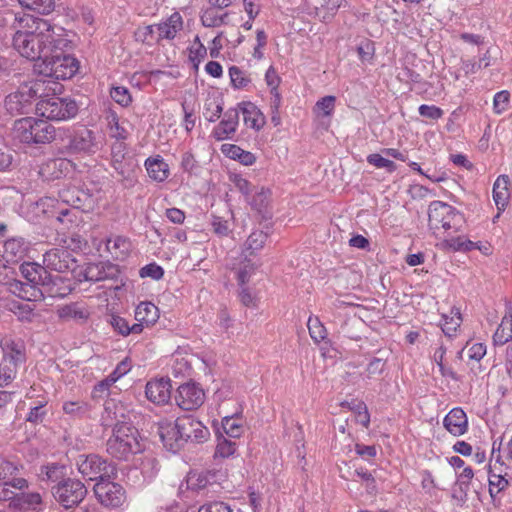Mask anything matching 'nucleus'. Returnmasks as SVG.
Returning <instances> with one entry per match:
<instances>
[{
	"label": "nucleus",
	"mask_w": 512,
	"mask_h": 512,
	"mask_svg": "<svg viewBox=\"0 0 512 512\" xmlns=\"http://www.w3.org/2000/svg\"><path fill=\"white\" fill-rule=\"evenodd\" d=\"M18 30L13 36V47L22 57L35 61L39 74L54 79H70L78 70V61L65 49L70 41L64 29L55 28L47 20L26 15L15 18Z\"/></svg>",
	"instance_id": "f257e3e1"
},
{
	"label": "nucleus",
	"mask_w": 512,
	"mask_h": 512,
	"mask_svg": "<svg viewBox=\"0 0 512 512\" xmlns=\"http://www.w3.org/2000/svg\"><path fill=\"white\" fill-rule=\"evenodd\" d=\"M65 128L56 129L51 123L43 119L23 118L17 122V138L27 144H46L66 134Z\"/></svg>",
	"instance_id": "f03ea898"
},
{
	"label": "nucleus",
	"mask_w": 512,
	"mask_h": 512,
	"mask_svg": "<svg viewBox=\"0 0 512 512\" xmlns=\"http://www.w3.org/2000/svg\"><path fill=\"white\" fill-rule=\"evenodd\" d=\"M20 272L26 282L15 281L11 284V290L20 298L28 301L35 300L42 295L38 288L39 285H48L53 281L46 268L37 263L21 264Z\"/></svg>",
	"instance_id": "7ed1b4c3"
},
{
	"label": "nucleus",
	"mask_w": 512,
	"mask_h": 512,
	"mask_svg": "<svg viewBox=\"0 0 512 512\" xmlns=\"http://www.w3.org/2000/svg\"><path fill=\"white\" fill-rule=\"evenodd\" d=\"M106 451L118 460H128L130 456L141 452L138 429L132 423L113 429L106 442Z\"/></svg>",
	"instance_id": "20e7f679"
},
{
	"label": "nucleus",
	"mask_w": 512,
	"mask_h": 512,
	"mask_svg": "<svg viewBox=\"0 0 512 512\" xmlns=\"http://www.w3.org/2000/svg\"><path fill=\"white\" fill-rule=\"evenodd\" d=\"M48 85L45 80L36 79L21 85L4 100L6 111L11 115L28 114L32 110L33 101L46 94Z\"/></svg>",
	"instance_id": "39448f33"
},
{
	"label": "nucleus",
	"mask_w": 512,
	"mask_h": 512,
	"mask_svg": "<svg viewBox=\"0 0 512 512\" xmlns=\"http://www.w3.org/2000/svg\"><path fill=\"white\" fill-rule=\"evenodd\" d=\"M57 85L55 82H46L48 88L46 94L39 97V101L36 105L37 112L46 119L49 120H68L74 118L79 111L77 102L70 97H57L55 95L50 96L49 92L55 89L49 87V84Z\"/></svg>",
	"instance_id": "423d86ee"
},
{
	"label": "nucleus",
	"mask_w": 512,
	"mask_h": 512,
	"mask_svg": "<svg viewBox=\"0 0 512 512\" xmlns=\"http://www.w3.org/2000/svg\"><path fill=\"white\" fill-rule=\"evenodd\" d=\"M428 222L430 229L434 231L443 229L458 232L464 225L465 218L453 206L442 201H433L428 208Z\"/></svg>",
	"instance_id": "0eeeda50"
},
{
	"label": "nucleus",
	"mask_w": 512,
	"mask_h": 512,
	"mask_svg": "<svg viewBox=\"0 0 512 512\" xmlns=\"http://www.w3.org/2000/svg\"><path fill=\"white\" fill-rule=\"evenodd\" d=\"M65 130L67 133L62 134V141L67 140L65 147L70 154L93 155L100 150L101 143L92 130L84 126Z\"/></svg>",
	"instance_id": "6e6552de"
},
{
	"label": "nucleus",
	"mask_w": 512,
	"mask_h": 512,
	"mask_svg": "<svg viewBox=\"0 0 512 512\" xmlns=\"http://www.w3.org/2000/svg\"><path fill=\"white\" fill-rule=\"evenodd\" d=\"M77 466L82 476L90 481H104L116 474L115 466L97 454L81 455Z\"/></svg>",
	"instance_id": "1a4fd4ad"
},
{
	"label": "nucleus",
	"mask_w": 512,
	"mask_h": 512,
	"mask_svg": "<svg viewBox=\"0 0 512 512\" xmlns=\"http://www.w3.org/2000/svg\"><path fill=\"white\" fill-rule=\"evenodd\" d=\"M55 500L65 509L77 506L85 498L87 489L78 479L66 478L52 487Z\"/></svg>",
	"instance_id": "9d476101"
},
{
	"label": "nucleus",
	"mask_w": 512,
	"mask_h": 512,
	"mask_svg": "<svg viewBox=\"0 0 512 512\" xmlns=\"http://www.w3.org/2000/svg\"><path fill=\"white\" fill-rule=\"evenodd\" d=\"M177 427L182 444L188 441L202 443L210 436L209 429L192 415L178 417Z\"/></svg>",
	"instance_id": "9b49d317"
},
{
	"label": "nucleus",
	"mask_w": 512,
	"mask_h": 512,
	"mask_svg": "<svg viewBox=\"0 0 512 512\" xmlns=\"http://www.w3.org/2000/svg\"><path fill=\"white\" fill-rule=\"evenodd\" d=\"M94 493L98 501L105 507H119L125 501L123 487L109 479L99 481L94 485Z\"/></svg>",
	"instance_id": "f8f14e48"
},
{
	"label": "nucleus",
	"mask_w": 512,
	"mask_h": 512,
	"mask_svg": "<svg viewBox=\"0 0 512 512\" xmlns=\"http://www.w3.org/2000/svg\"><path fill=\"white\" fill-rule=\"evenodd\" d=\"M120 275L118 265L109 261L99 263H89L83 271L79 273L85 281L100 282L106 280H117Z\"/></svg>",
	"instance_id": "ddd939ff"
},
{
	"label": "nucleus",
	"mask_w": 512,
	"mask_h": 512,
	"mask_svg": "<svg viewBox=\"0 0 512 512\" xmlns=\"http://www.w3.org/2000/svg\"><path fill=\"white\" fill-rule=\"evenodd\" d=\"M175 400L181 409L190 411L204 403L205 393L197 384L185 383L179 386Z\"/></svg>",
	"instance_id": "4468645a"
},
{
	"label": "nucleus",
	"mask_w": 512,
	"mask_h": 512,
	"mask_svg": "<svg viewBox=\"0 0 512 512\" xmlns=\"http://www.w3.org/2000/svg\"><path fill=\"white\" fill-rule=\"evenodd\" d=\"M75 262L71 251L66 248H52L43 256V263L46 270L59 273L72 270L75 266Z\"/></svg>",
	"instance_id": "2eb2a0df"
},
{
	"label": "nucleus",
	"mask_w": 512,
	"mask_h": 512,
	"mask_svg": "<svg viewBox=\"0 0 512 512\" xmlns=\"http://www.w3.org/2000/svg\"><path fill=\"white\" fill-rule=\"evenodd\" d=\"M101 426L116 429L120 425H129L125 415V408L113 399L106 400L100 418Z\"/></svg>",
	"instance_id": "dca6fc26"
},
{
	"label": "nucleus",
	"mask_w": 512,
	"mask_h": 512,
	"mask_svg": "<svg viewBox=\"0 0 512 512\" xmlns=\"http://www.w3.org/2000/svg\"><path fill=\"white\" fill-rule=\"evenodd\" d=\"M239 124V110L237 108L228 109L224 118L214 128L212 135L217 141L231 138L237 130Z\"/></svg>",
	"instance_id": "f3484780"
},
{
	"label": "nucleus",
	"mask_w": 512,
	"mask_h": 512,
	"mask_svg": "<svg viewBox=\"0 0 512 512\" xmlns=\"http://www.w3.org/2000/svg\"><path fill=\"white\" fill-rule=\"evenodd\" d=\"M443 426L453 436L464 435L468 431V417L462 408H453L444 417Z\"/></svg>",
	"instance_id": "a211bd4d"
},
{
	"label": "nucleus",
	"mask_w": 512,
	"mask_h": 512,
	"mask_svg": "<svg viewBox=\"0 0 512 512\" xmlns=\"http://www.w3.org/2000/svg\"><path fill=\"white\" fill-rule=\"evenodd\" d=\"M172 385L170 380H154L146 384L145 394L149 401L161 405L168 403L171 398Z\"/></svg>",
	"instance_id": "6ab92c4d"
},
{
	"label": "nucleus",
	"mask_w": 512,
	"mask_h": 512,
	"mask_svg": "<svg viewBox=\"0 0 512 512\" xmlns=\"http://www.w3.org/2000/svg\"><path fill=\"white\" fill-rule=\"evenodd\" d=\"M59 196L63 202L76 210L82 209L84 211L86 209H90L93 204L92 195L77 187L63 189L59 193Z\"/></svg>",
	"instance_id": "aec40b11"
},
{
	"label": "nucleus",
	"mask_w": 512,
	"mask_h": 512,
	"mask_svg": "<svg viewBox=\"0 0 512 512\" xmlns=\"http://www.w3.org/2000/svg\"><path fill=\"white\" fill-rule=\"evenodd\" d=\"M1 348L3 351L4 360L10 361L11 363L20 367L26 361V349L25 345L21 340H13L6 338L1 342Z\"/></svg>",
	"instance_id": "412c9836"
},
{
	"label": "nucleus",
	"mask_w": 512,
	"mask_h": 512,
	"mask_svg": "<svg viewBox=\"0 0 512 512\" xmlns=\"http://www.w3.org/2000/svg\"><path fill=\"white\" fill-rule=\"evenodd\" d=\"M237 109L242 113L244 124L247 127L259 131L265 125V116L252 102H241Z\"/></svg>",
	"instance_id": "4be33fe9"
},
{
	"label": "nucleus",
	"mask_w": 512,
	"mask_h": 512,
	"mask_svg": "<svg viewBox=\"0 0 512 512\" xmlns=\"http://www.w3.org/2000/svg\"><path fill=\"white\" fill-rule=\"evenodd\" d=\"M117 173L118 180L125 188L133 187L137 182L135 161L128 157L120 162L111 163Z\"/></svg>",
	"instance_id": "5701e85b"
},
{
	"label": "nucleus",
	"mask_w": 512,
	"mask_h": 512,
	"mask_svg": "<svg viewBox=\"0 0 512 512\" xmlns=\"http://www.w3.org/2000/svg\"><path fill=\"white\" fill-rule=\"evenodd\" d=\"M41 504L38 493H20L12 499L9 507L13 512H35Z\"/></svg>",
	"instance_id": "b1692460"
},
{
	"label": "nucleus",
	"mask_w": 512,
	"mask_h": 512,
	"mask_svg": "<svg viewBox=\"0 0 512 512\" xmlns=\"http://www.w3.org/2000/svg\"><path fill=\"white\" fill-rule=\"evenodd\" d=\"M29 249L28 242L23 237H12L4 243V255L7 261L17 262L22 260Z\"/></svg>",
	"instance_id": "393cba45"
},
{
	"label": "nucleus",
	"mask_w": 512,
	"mask_h": 512,
	"mask_svg": "<svg viewBox=\"0 0 512 512\" xmlns=\"http://www.w3.org/2000/svg\"><path fill=\"white\" fill-rule=\"evenodd\" d=\"M57 315L64 321L83 323L89 318L90 312L83 304L70 303L59 307L57 309Z\"/></svg>",
	"instance_id": "a878e982"
},
{
	"label": "nucleus",
	"mask_w": 512,
	"mask_h": 512,
	"mask_svg": "<svg viewBox=\"0 0 512 512\" xmlns=\"http://www.w3.org/2000/svg\"><path fill=\"white\" fill-rule=\"evenodd\" d=\"M178 431L180 430L177 427V420L174 423L163 421L159 425L160 438L163 444L171 450L177 449L182 445V440Z\"/></svg>",
	"instance_id": "bb28decb"
},
{
	"label": "nucleus",
	"mask_w": 512,
	"mask_h": 512,
	"mask_svg": "<svg viewBox=\"0 0 512 512\" xmlns=\"http://www.w3.org/2000/svg\"><path fill=\"white\" fill-rule=\"evenodd\" d=\"M144 165L149 177L156 182H163L170 175L169 165L160 156L147 158Z\"/></svg>",
	"instance_id": "cd10ccee"
},
{
	"label": "nucleus",
	"mask_w": 512,
	"mask_h": 512,
	"mask_svg": "<svg viewBox=\"0 0 512 512\" xmlns=\"http://www.w3.org/2000/svg\"><path fill=\"white\" fill-rule=\"evenodd\" d=\"M159 318L158 308L151 302H141L135 310L136 324L141 325V332L144 326H151L157 322Z\"/></svg>",
	"instance_id": "c85d7f7f"
},
{
	"label": "nucleus",
	"mask_w": 512,
	"mask_h": 512,
	"mask_svg": "<svg viewBox=\"0 0 512 512\" xmlns=\"http://www.w3.org/2000/svg\"><path fill=\"white\" fill-rule=\"evenodd\" d=\"M182 27L183 20L178 12L173 13L166 21L157 25L160 38L169 40L174 39Z\"/></svg>",
	"instance_id": "c756f323"
},
{
	"label": "nucleus",
	"mask_w": 512,
	"mask_h": 512,
	"mask_svg": "<svg viewBox=\"0 0 512 512\" xmlns=\"http://www.w3.org/2000/svg\"><path fill=\"white\" fill-rule=\"evenodd\" d=\"M271 192L265 187H255L246 199L252 209L259 213H265L270 203Z\"/></svg>",
	"instance_id": "7c9ffc66"
},
{
	"label": "nucleus",
	"mask_w": 512,
	"mask_h": 512,
	"mask_svg": "<svg viewBox=\"0 0 512 512\" xmlns=\"http://www.w3.org/2000/svg\"><path fill=\"white\" fill-rule=\"evenodd\" d=\"M344 0H320L315 6V15L322 22L331 21Z\"/></svg>",
	"instance_id": "2f4dec72"
},
{
	"label": "nucleus",
	"mask_w": 512,
	"mask_h": 512,
	"mask_svg": "<svg viewBox=\"0 0 512 512\" xmlns=\"http://www.w3.org/2000/svg\"><path fill=\"white\" fill-rule=\"evenodd\" d=\"M106 246L113 257L120 260H124L129 255L132 247L130 240L124 236L108 239Z\"/></svg>",
	"instance_id": "473e14b6"
},
{
	"label": "nucleus",
	"mask_w": 512,
	"mask_h": 512,
	"mask_svg": "<svg viewBox=\"0 0 512 512\" xmlns=\"http://www.w3.org/2000/svg\"><path fill=\"white\" fill-rule=\"evenodd\" d=\"M63 412L73 419L89 417L91 405L86 401H65L62 405Z\"/></svg>",
	"instance_id": "72a5a7b5"
},
{
	"label": "nucleus",
	"mask_w": 512,
	"mask_h": 512,
	"mask_svg": "<svg viewBox=\"0 0 512 512\" xmlns=\"http://www.w3.org/2000/svg\"><path fill=\"white\" fill-rule=\"evenodd\" d=\"M510 180L507 175H500L493 185V199L498 207H504L509 199Z\"/></svg>",
	"instance_id": "f704fd0d"
},
{
	"label": "nucleus",
	"mask_w": 512,
	"mask_h": 512,
	"mask_svg": "<svg viewBox=\"0 0 512 512\" xmlns=\"http://www.w3.org/2000/svg\"><path fill=\"white\" fill-rule=\"evenodd\" d=\"M109 323L111 324L113 329L122 336L141 333L140 324H133L132 326H130L124 318L118 315H111Z\"/></svg>",
	"instance_id": "c9c22d12"
},
{
	"label": "nucleus",
	"mask_w": 512,
	"mask_h": 512,
	"mask_svg": "<svg viewBox=\"0 0 512 512\" xmlns=\"http://www.w3.org/2000/svg\"><path fill=\"white\" fill-rule=\"evenodd\" d=\"M70 162L66 159L58 158L47 161L41 168L43 175L48 174L51 178H60L64 170L68 169Z\"/></svg>",
	"instance_id": "e433bc0d"
},
{
	"label": "nucleus",
	"mask_w": 512,
	"mask_h": 512,
	"mask_svg": "<svg viewBox=\"0 0 512 512\" xmlns=\"http://www.w3.org/2000/svg\"><path fill=\"white\" fill-rule=\"evenodd\" d=\"M268 239V234L261 231L256 230L253 231L247 238L244 249L249 252V255H254L257 251L261 250L266 241Z\"/></svg>",
	"instance_id": "4c0bfd02"
},
{
	"label": "nucleus",
	"mask_w": 512,
	"mask_h": 512,
	"mask_svg": "<svg viewBox=\"0 0 512 512\" xmlns=\"http://www.w3.org/2000/svg\"><path fill=\"white\" fill-rule=\"evenodd\" d=\"M512 339V318L504 317L493 335L496 345H504Z\"/></svg>",
	"instance_id": "58836bf2"
},
{
	"label": "nucleus",
	"mask_w": 512,
	"mask_h": 512,
	"mask_svg": "<svg viewBox=\"0 0 512 512\" xmlns=\"http://www.w3.org/2000/svg\"><path fill=\"white\" fill-rule=\"evenodd\" d=\"M222 428L225 434L231 438H238L243 432L242 424L238 418V414L223 417Z\"/></svg>",
	"instance_id": "ea45409f"
},
{
	"label": "nucleus",
	"mask_w": 512,
	"mask_h": 512,
	"mask_svg": "<svg viewBox=\"0 0 512 512\" xmlns=\"http://www.w3.org/2000/svg\"><path fill=\"white\" fill-rule=\"evenodd\" d=\"M20 5L26 9L36 11L40 14H48L53 11L54 0H18Z\"/></svg>",
	"instance_id": "a19ab883"
},
{
	"label": "nucleus",
	"mask_w": 512,
	"mask_h": 512,
	"mask_svg": "<svg viewBox=\"0 0 512 512\" xmlns=\"http://www.w3.org/2000/svg\"><path fill=\"white\" fill-rule=\"evenodd\" d=\"M461 314L458 309L451 310V316L444 315L442 323V331L445 335L451 337L461 324Z\"/></svg>",
	"instance_id": "79ce46f5"
},
{
	"label": "nucleus",
	"mask_w": 512,
	"mask_h": 512,
	"mask_svg": "<svg viewBox=\"0 0 512 512\" xmlns=\"http://www.w3.org/2000/svg\"><path fill=\"white\" fill-rule=\"evenodd\" d=\"M229 76L231 85L235 89L246 88L251 83V79L247 73L237 66H231L229 68Z\"/></svg>",
	"instance_id": "37998d69"
},
{
	"label": "nucleus",
	"mask_w": 512,
	"mask_h": 512,
	"mask_svg": "<svg viewBox=\"0 0 512 512\" xmlns=\"http://www.w3.org/2000/svg\"><path fill=\"white\" fill-rule=\"evenodd\" d=\"M18 366L10 361L2 359L0 362V384L1 386L9 385L16 377Z\"/></svg>",
	"instance_id": "c03bdc74"
},
{
	"label": "nucleus",
	"mask_w": 512,
	"mask_h": 512,
	"mask_svg": "<svg viewBox=\"0 0 512 512\" xmlns=\"http://www.w3.org/2000/svg\"><path fill=\"white\" fill-rule=\"evenodd\" d=\"M237 450V444L235 441L229 440L225 437L218 438V444L215 449V457L228 458Z\"/></svg>",
	"instance_id": "a18cd8bd"
},
{
	"label": "nucleus",
	"mask_w": 512,
	"mask_h": 512,
	"mask_svg": "<svg viewBox=\"0 0 512 512\" xmlns=\"http://www.w3.org/2000/svg\"><path fill=\"white\" fill-rule=\"evenodd\" d=\"M308 330L311 338L316 342L320 343L326 338L327 331L324 325L319 321L317 317L308 319Z\"/></svg>",
	"instance_id": "49530a36"
},
{
	"label": "nucleus",
	"mask_w": 512,
	"mask_h": 512,
	"mask_svg": "<svg viewBox=\"0 0 512 512\" xmlns=\"http://www.w3.org/2000/svg\"><path fill=\"white\" fill-rule=\"evenodd\" d=\"M367 162L375 166L376 168L386 169L390 173L394 172L397 169L396 164L393 161L383 157L382 153L369 154L367 156Z\"/></svg>",
	"instance_id": "de8ad7c7"
},
{
	"label": "nucleus",
	"mask_w": 512,
	"mask_h": 512,
	"mask_svg": "<svg viewBox=\"0 0 512 512\" xmlns=\"http://www.w3.org/2000/svg\"><path fill=\"white\" fill-rule=\"evenodd\" d=\"M46 404V402H40L36 406L31 407L29 413L26 416V421L33 425L43 423L45 417L47 416Z\"/></svg>",
	"instance_id": "09e8293b"
},
{
	"label": "nucleus",
	"mask_w": 512,
	"mask_h": 512,
	"mask_svg": "<svg viewBox=\"0 0 512 512\" xmlns=\"http://www.w3.org/2000/svg\"><path fill=\"white\" fill-rule=\"evenodd\" d=\"M336 98L334 96H325L315 104L314 111L318 115L330 116L335 109Z\"/></svg>",
	"instance_id": "8fccbe9b"
},
{
	"label": "nucleus",
	"mask_w": 512,
	"mask_h": 512,
	"mask_svg": "<svg viewBox=\"0 0 512 512\" xmlns=\"http://www.w3.org/2000/svg\"><path fill=\"white\" fill-rule=\"evenodd\" d=\"M201 22L205 27H219L221 26L220 14L217 12V8L212 6L203 10L201 14Z\"/></svg>",
	"instance_id": "3c124183"
},
{
	"label": "nucleus",
	"mask_w": 512,
	"mask_h": 512,
	"mask_svg": "<svg viewBox=\"0 0 512 512\" xmlns=\"http://www.w3.org/2000/svg\"><path fill=\"white\" fill-rule=\"evenodd\" d=\"M510 103V93L507 90L497 92L493 98V111L500 115L504 113Z\"/></svg>",
	"instance_id": "603ef678"
},
{
	"label": "nucleus",
	"mask_w": 512,
	"mask_h": 512,
	"mask_svg": "<svg viewBox=\"0 0 512 512\" xmlns=\"http://www.w3.org/2000/svg\"><path fill=\"white\" fill-rule=\"evenodd\" d=\"M11 311L14 312L20 321L31 322L34 317V308L29 303H15Z\"/></svg>",
	"instance_id": "864d4df0"
},
{
	"label": "nucleus",
	"mask_w": 512,
	"mask_h": 512,
	"mask_svg": "<svg viewBox=\"0 0 512 512\" xmlns=\"http://www.w3.org/2000/svg\"><path fill=\"white\" fill-rule=\"evenodd\" d=\"M110 96L116 103H118L122 107L129 106L132 101L129 90L123 86L113 87L110 91Z\"/></svg>",
	"instance_id": "5fc2aeb1"
},
{
	"label": "nucleus",
	"mask_w": 512,
	"mask_h": 512,
	"mask_svg": "<svg viewBox=\"0 0 512 512\" xmlns=\"http://www.w3.org/2000/svg\"><path fill=\"white\" fill-rule=\"evenodd\" d=\"M259 263H252L251 260L245 258L242 262V267L238 272V281L241 286H244L248 281L252 273L259 267Z\"/></svg>",
	"instance_id": "6e6d98bb"
},
{
	"label": "nucleus",
	"mask_w": 512,
	"mask_h": 512,
	"mask_svg": "<svg viewBox=\"0 0 512 512\" xmlns=\"http://www.w3.org/2000/svg\"><path fill=\"white\" fill-rule=\"evenodd\" d=\"M139 275L141 278L149 277L154 280H159L163 277L164 270L160 265L150 263L140 269Z\"/></svg>",
	"instance_id": "4d7b16f0"
},
{
	"label": "nucleus",
	"mask_w": 512,
	"mask_h": 512,
	"mask_svg": "<svg viewBox=\"0 0 512 512\" xmlns=\"http://www.w3.org/2000/svg\"><path fill=\"white\" fill-rule=\"evenodd\" d=\"M195 43H197L198 45L196 48L190 49L189 58L194 63V66L197 68L199 63L206 57L207 49L200 42V39L198 36H196V38H195Z\"/></svg>",
	"instance_id": "13d9d810"
},
{
	"label": "nucleus",
	"mask_w": 512,
	"mask_h": 512,
	"mask_svg": "<svg viewBox=\"0 0 512 512\" xmlns=\"http://www.w3.org/2000/svg\"><path fill=\"white\" fill-rule=\"evenodd\" d=\"M197 512H232V509L222 501H209L201 505Z\"/></svg>",
	"instance_id": "bf43d9fd"
},
{
	"label": "nucleus",
	"mask_w": 512,
	"mask_h": 512,
	"mask_svg": "<svg viewBox=\"0 0 512 512\" xmlns=\"http://www.w3.org/2000/svg\"><path fill=\"white\" fill-rule=\"evenodd\" d=\"M419 114L422 117L431 119V120H438L442 118L444 115L443 110L440 107H437L435 105H426L423 104L418 108Z\"/></svg>",
	"instance_id": "052dcab7"
},
{
	"label": "nucleus",
	"mask_w": 512,
	"mask_h": 512,
	"mask_svg": "<svg viewBox=\"0 0 512 512\" xmlns=\"http://www.w3.org/2000/svg\"><path fill=\"white\" fill-rule=\"evenodd\" d=\"M110 126V136L112 138H115L117 142H123L128 138V131L119 124V121L117 118H113L112 121L109 123Z\"/></svg>",
	"instance_id": "680f3d73"
},
{
	"label": "nucleus",
	"mask_w": 512,
	"mask_h": 512,
	"mask_svg": "<svg viewBox=\"0 0 512 512\" xmlns=\"http://www.w3.org/2000/svg\"><path fill=\"white\" fill-rule=\"evenodd\" d=\"M232 181L235 187L246 197V199L250 196L256 187L240 175H235Z\"/></svg>",
	"instance_id": "e2e57ef3"
},
{
	"label": "nucleus",
	"mask_w": 512,
	"mask_h": 512,
	"mask_svg": "<svg viewBox=\"0 0 512 512\" xmlns=\"http://www.w3.org/2000/svg\"><path fill=\"white\" fill-rule=\"evenodd\" d=\"M114 383H115V378L107 376L105 379H103L102 381H100L99 383H97L94 386L93 391H92V397L97 398V397H102L103 394H107L110 386Z\"/></svg>",
	"instance_id": "0e129e2a"
},
{
	"label": "nucleus",
	"mask_w": 512,
	"mask_h": 512,
	"mask_svg": "<svg viewBox=\"0 0 512 512\" xmlns=\"http://www.w3.org/2000/svg\"><path fill=\"white\" fill-rule=\"evenodd\" d=\"M127 158L126 144L124 142H116L111 146V163L120 162Z\"/></svg>",
	"instance_id": "69168bd1"
},
{
	"label": "nucleus",
	"mask_w": 512,
	"mask_h": 512,
	"mask_svg": "<svg viewBox=\"0 0 512 512\" xmlns=\"http://www.w3.org/2000/svg\"><path fill=\"white\" fill-rule=\"evenodd\" d=\"M64 467L57 464H51L45 467L46 479L52 482H59L63 476Z\"/></svg>",
	"instance_id": "338daca9"
},
{
	"label": "nucleus",
	"mask_w": 512,
	"mask_h": 512,
	"mask_svg": "<svg viewBox=\"0 0 512 512\" xmlns=\"http://www.w3.org/2000/svg\"><path fill=\"white\" fill-rule=\"evenodd\" d=\"M355 474L360 477L366 483V489L368 493L373 494L376 492V484L373 475L364 469L355 470Z\"/></svg>",
	"instance_id": "774afa93"
}]
</instances>
